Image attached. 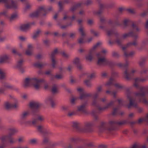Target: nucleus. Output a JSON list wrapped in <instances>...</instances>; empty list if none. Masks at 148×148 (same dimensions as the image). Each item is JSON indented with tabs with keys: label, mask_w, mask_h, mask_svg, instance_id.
I'll return each instance as SVG.
<instances>
[{
	"label": "nucleus",
	"mask_w": 148,
	"mask_h": 148,
	"mask_svg": "<svg viewBox=\"0 0 148 148\" xmlns=\"http://www.w3.org/2000/svg\"><path fill=\"white\" fill-rule=\"evenodd\" d=\"M61 109L62 110H65L67 109V108L66 107L63 106L61 107Z\"/></svg>",
	"instance_id": "f704fd0d"
},
{
	"label": "nucleus",
	"mask_w": 148,
	"mask_h": 148,
	"mask_svg": "<svg viewBox=\"0 0 148 148\" xmlns=\"http://www.w3.org/2000/svg\"><path fill=\"white\" fill-rule=\"evenodd\" d=\"M75 16H73L71 17V20H74L75 19Z\"/></svg>",
	"instance_id": "13d9d810"
},
{
	"label": "nucleus",
	"mask_w": 148,
	"mask_h": 148,
	"mask_svg": "<svg viewBox=\"0 0 148 148\" xmlns=\"http://www.w3.org/2000/svg\"><path fill=\"white\" fill-rule=\"evenodd\" d=\"M4 106L6 108L8 109L12 107V105L9 102H7L5 103Z\"/></svg>",
	"instance_id": "2eb2a0df"
},
{
	"label": "nucleus",
	"mask_w": 148,
	"mask_h": 148,
	"mask_svg": "<svg viewBox=\"0 0 148 148\" xmlns=\"http://www.w3.org/2000/svg\"><path fill=\"white\" fill-rule=\"evenodd\" d=\"M43 9H44V8L43 7H40L39 8V10H38V11H36V12H34L31 15V16L32 17H34V16H37L38 15V14L39 13V11L40 10H42Z\"/></svg>",
	"instance_id": "9d476101"
},
{
	"label": "nucleus",
	"mask_w": 148,
	"mask_h": 148,
	"mask_svg": "<svg viewBox=\"0 0 148 148\" xmlns=\"http://www.w3.org/2000/svg\"><path fill=\"white\" fill-rule=\"evenodd\" d=\"M79 62V60L78 58H76L74 60V63L76 64H78Z\"/></svg>",
	"instance_id": "4be33fe9"
},
{
	"label": "nucleus",
	"mask_w": 148,
	"mask_h": 148,
	"mask_svg": "<svg viewBox=\"0 0 148 148\" xmlns=\"http://www.w3.org/2000/svg\"><path fill=\"white\" fill-rule=\"evenodd\" d=\"M28 115V113L27 112H24L22 113L20 116V119H23L26 117Z\"/></svg>",
	"instance_id": "f8f14e48"
},
{
	"label": "nucleus",
	"mask_w": 148,
	"mask_h": 148,
	"mask_svg": "<svg viewBox=\"0 0 148 148\" xmlns=\"http://www.w3.org/2000/svg\"><path fill=\"white\" fill-rule=\"evenodd\" d=\"M8 59H9V57L7 55H5L0 58V62H2L3 61H5L7 60Z\"/></svg>",
	"instance_id": "4468645a"
},
{
	"label": "nucleus",
	"mask_w": 148,
	"mask_h": 148,
	"mask_svg": "<svg viewBox=\"0 0 148 148\" xmlns=\"http://www.w3.org/2000/svg\"><path fill=\"white\" fill-rule=\"evenodd\" d=\"M79 32L80 34L81 37L78 40V42L79 44H82L84 42V38L85 34L84 32L83 28L80 27L79 29Z\"/></svg>",
	"instance_id": "7ed1b4c3"
},
{
	"label": "nucleus",
	"mask_w": 148,
	"mask_h": 148,
	"mask_svg": "<svg viewBox=\"0 0 148 148\" xmlns=\"http://www.w3.org/2000/svg\"><path fill=\"white\" fill-rule=\"evenodd\" d=\"M44 120V117L41 116H38L36 119L37 121H39L40 122H42Z\"/></svg>",
	"instance_id": "f3484780"
},
{
	"label": "nucleus",
	"mask_w": 148,
	"mask_h": 148,
	"mask_svg": "<svg viewBox=\"0 0 148 148\" xmlns=\"http://www.w3.org/2000/svg\"><path fill=\"white\" fill-rule=\"evenodd\" d=\"M117 55V53H113L112 56H115Z\"/></svg>",
	"instance_id": "3c124183"
},
{
	"label": "nucleus",
	"mask_w": 148,
	"mask_h": 148,
	"mask_svg": "<svg viewBox=\"0 0 148 148\" xmlns=\"http://www.w3.org/2000/svg\"><path fill=\"white\" fill-rule=\"evenodd\" d=\"M71 68L70 67V66H69L68 68V70L69 71H70L71 70Z\"/></svg>",
	"instance_id": "680f3d73"
},
{
	"label": "nucleus",
	"mask_w": 148,
	"mask_h": 148,
	"mask_svg": "<svg viewBox=\"0 0 148 148\" xmlns=\"http://www.w3.org/2000/svg\"><path fill=\"white\" fill-rule=\"evenodd\" d=\"M85 108V106L82 105L78 107V110L79 111H82Z\"/></svg>",
	"instance_id": "412c9836"
},
{
	"label": "nucleus",
	"mask_w": 148,
	"mask_h": 148,
	"mask_svg": "<svg viewBox=\"0 0 148 148\" xmlns=\"http://www.w3.org/2000/svg\"><path fill=\"white\" fill-rule=\"evenodd\" d=\"M42 82V80L36 78H27L25 79L24 82V86L25 87L28 86H33L36 89H37L40 87V83Z\"/></svg>",
	"instance_id": "f257e3e1"
},
{
	"label": "nucleus",
	"mask_w": 148,
	"mask_h": 148,
	"mask_svg": "<svg viewBox=\"0 0 148 148\" xmlns=\"http://www.w3.org/2000/svg\"><path fill=\"white\" fill-rule=\"evenodd\" d=\"M75 99L74 98H72L71 99V102L72 103V104H74L75 103Z\"/></svg>",
	"instance_id": "ea45409f"
},
{
	"label": "nucleus",
	"mask_w": 148,
	"mask_h": 148,
	"mask_svg": "<svg viewBox=\"0 0 148 148\" xmlns=\"http://www.w3.org/2000/svg\"><path fill=\"white\" fill-rule=\"evenodd\" d=\"M5 6L7 8H11L13 10L16 9L18 8V6L12 0L11 1V3H10V5L6 4L5 5Z\"/></svg>",
	"instance_id": "20e7f679"
},
{
	"label": "nucleus",
	"mask_w": 148,
	"mask_h": 148,
	"mask_svg": "<svg viewBox=\"0 0 148 148\" xmlns=\"http://www.w3.org/2000/svg\"><path fill=\"white\" fill-rule=\"evenodd\" d=\"M51 105L52 107H54L56 106L55 103L54 102L53 100L50 104Z\"/></svg>",
	"instance_id": "72a5a7b5"
},
{
	"label": "nucleus",
	"mask_w": 148,
	"mask_h": 148,
	"mask_svg": "<svg viewBox=\"0 0 148 148\" xmlns=\"http://www.w3.org/2000/svg\"><path fill=\"white\" fill-rule=\"evenodd\" d=\"M85 84L88 86H89L90 85V83L89 81L86 80L85 81Z\"/></svg>",
	"instance_id": "bb28decb"
},
{
	"label": "nucleus",
	"mask_w": 148,
	"mask_h": 148,
	"mask_svg": "<svg viewBox=\"0 0 148 148\" xmlns=\"http://www.w3.org/2000/svg\"><path fill=\"white\" fill-rule=\"evenodd\" d=\"M93 23V21L92 20H90L88 21V23L89 25H91Z\"/></svg>",
	"instance_id": "c9c22d12"
},
{
	"label": "nucleus",
	"mask_w": 148,
	"mask_h": 148,
	"mask_svg": "<svg viewBox=\"0 0 148 148\" xmlns=\"http://www.w3.org/2000/svg\"><path fill=\"white\" fill-rule=\"evenodd\" d=\"M144 95H145L144 93H140V94H139V95L137 94V95H140V96H142Z\"/></svg>",
	"instance_id": "09e8293b"
},
{
	"label": "nucleus",
	"mask_w": 148,
	"mask_h": 148,
	"mask_svg": "<svg viewBox=\"0 0 148 148\" xmlns=\"http://www.w3.org/2000/svg\"><path fill=\"white\" fill-rule=\"evenodd\" d=\"M52 62L53 63L52 66L53 67H54L55 66L54 64L56 62V61L54 58L52 59Z\"/></svg>",
	"instance_id": "e433bc0d"
},
{
	"label": "nucleus",
	"mask_w": 148,
	"mask_h": 148,
	"mask_svg": "<svg viewBox=\"0 0 148 148\" xmlns=\"http://www.w3.org/2000/svg\"><path fill=\"white\" fill-rule=\"evenodd\" d=\"M82 22V21L81 20H79L78 21V22L80 24Z\"/></svg>",
	"instance_id": "052dcab7"
},
{
	"label": "nucleus",
	"mask_w": 148,
	"mask_h": 148,
	"mask_svg": "<svg viewBox=\"0 0 148 148\" xmlns=\"http://www.w3.org/2000/svg\"><path fill=\"white\" fill-rule=\"evenodd\" d=\"M36 66L38 67H41V65L39 64H35Z\"/></svg>",
	"instance_id": "49530a36"
},
{
	"label": "nucleus",
	"mask_w": 148,
	"mask_h": 148,
	"mask_svg": "<svg viewBox=\"0 0 148 148\" xmlns=\"http://www.w3.org/2000/svg\"><path fill=\"white\" fill-rule=\"evenodd\" d=\"M29 27V25L28 24L22 25L20 27L21 30L24 31L28 29Z\"/></svg>",
	"instance_id": "0eeeda50"
},
{
	"label": "nucleus",
	"mask_w": 148,
	"mask_h": 148,
	"mask_svg": "<svg viewBox=\"0 0 148 148\" xmlns=\"http://www.w3.org/2000/svg\"><path fill=\"white\" fill-rule=\"evenodd\" d=\"M77 90L79 92V93H83V89L81 88H78L77 89Z\"/></svg>",
	"instance_id": "473e14b6"
},
{
	"label": "nucleus",
	"mask_w": 148,
	"mask_h": 148,
	"mask_svg": "<svg viewBox=\"0 0 148 148\" xmlns=\"http://www.w3.org/2000/svg\"><path fill=\"white\" fill-rule=\"evenodd\" d=\"M92 125V123L90 122H87L85 124V126L86 127H89Z\"/></svg>",
	"instance_id": "b1692460"
},
{
	"label": "nucleus",
	"mask_w": 148,
	"mask_h": 148,
	"mask_svg": "<svg viewBox=\"0 0 148 148\" xmlns=\"http://www.w3.org/2000/svg\"><path fill=\"white\" fill-rule=\"evenodd\" d=\"M33 48L31 44H29L28 45V49L26 51V54L27 55H30L33 53Z\"/></svg>",
	"instance_id": "39448f33"
},
{
	"label": "nucleus",
	"mask_w": 148,
	"mask_h": 148,
	"mask_svg": "<svg viewBox=\"0 0 148 148\" xmlns=\"http://www.w3.org/2000/svg\"><path fill=\"white\" fill-rule=\"evenodd\" d=\"M53 100V97H48L45 100V103L48 104H50Z\"/></svg>",
	"instance_id": "6e6552de"
},
{
	"label": "nucleus",
	"mask_w": 148,
	"mask_h": 148,
	"mask_svg": "<svg viewBox=\"0 0 148 148\" xmlns=\"http://www.w3.org/2000/svg\"><path fill=\"white\" fill-rule=\"evenodd\" d=\"M30 142L34 144L36 142V140L35 139H34L30 140Z\"/></svg>",
	"instance_id": "7c9ffc66"
},
{
	"label": "nucleus",
	"mask_w": 148,
	"mask_h": 148,
	"mask_svg": "<svg viewBox=\"0 0 148 148\" xmlns=\"http://www.w3.org/2000/svg\"><path fill=\"white\" fill-rule=\"evenodd\" d=\"M135 81L136 82L138 81H140V80L138 79H136L135 80Z\"/></svg>",
	"instance_id": "8fccbe9b"
},
{
	"label": "nucleus",
	"mask_w": 148,
	"mask_h": 148,
	"mask_svg": "<svg viewBox=\"0 0 148 148\" xmlns=\"http://www.w3.org/2000/svg\"><path fill=\"white\" fill-rule=\"evenodd\" d=\"M12 87L11 86H6L3 88H0V94H5V91L7 88L12 89Z\"/></svg>",
	"instance_id": "423d86ee"
},
{
	"label": "nucleus",
	"mask_w": 148,
	"mask_h": 148,
	"mask_svg": "<svg viewBox=\"0 0 148 148\" xmlns=\"http://www.w3.org/2000/svg\"><path fill=\"white\" fill-rule=\"evenodd\" d=\"M8 137L7 136H3L0 138V139L2 142H3L6 140Z\"/></svg>",
	"instance_id": "5701e85b"
},
{
	"label": "nucleus",
	"mask_w": 148,
	"mask_h": 148,
	"mask_svg": "<svg viewBox=\"0 0 148 148\" xmlns=\"http://www.w3.org/2000/svg\"><path fill=\"white\" fill-rule=\"evenodd\" d=\"M145 27L146 28H147L148 27V21L146 22V25H145Z\"/></svg>",
	"instance_id": "de8ad7c7"
},
{
	"label": "nucleus",
	"mask_w": 148,
	"mask_h": 148,
	"mask_svg": "<svg viewBox=\"0 0 148 148\" xmlns=\"http://www.w3.org/2000/svg\"><path fill=\"white\" fill-rule=\"evenodd\" d=\"M101 90V87H99L97 89V91H100Z\"/></svg>",
	"instance_id": "603ef678"
},
{
	"label": "nucleus",
	"mask_w": 148,
	"mask_h": 148,
	"mask_svg": "<svg viewBox=\"0 0 148 148\" xmlns=\"http://www.w3.org/2000/svg\"><path fill=\"white\" fill-rule=\"evenodd\" d=\"M56 77L57 79H60L62 77L60 75H56L55 76Z\"/></svg>",
	"instance_id": "4c0bfd02"
},
{
	"label": "nucleus",
	"mask_w": 148,
	"mask_h": 148,
	"mask_svg": "<svg viewBox=\"0 0 148 148\" xmlns=\"http://www.w3.org/2000/svg\"><path fill=\"white\" fill-rule=\"evenodd\" d=\"M5 77V74L2 70L0 69V79H3Z\"/></svg>",
	"instance_id": "6ab92c4d"
},
{
	"label": "nucleus",
	"mask_w": 148,
	"mask_h": 148,
	"mask_svg": "<svg viewBox=\"0 0 148 148\" xmlns=\"http://www.w3.org/2000/svg\"><path fill=\"white\" fill-rule=\"evenodd\" d=\"M52 92L53 93H55L57 92V90L56 87L54 86L52 89Z\"/></svg>",
	"instance_id": "a878e982"
},
{
	"label": "nucleus",
	"mask_w": 148,
	"mask_h": 148,
	"mask_svg": "<svg viewBox=\"0 0 148 148\" xmlns=\"http://www.w3.org/2000/svg\"><path fill=\"white\" fill-rule=\"evenodd\" d=\"M134 104V102L133 101H132L131 99L130 100V103L129 104V105L128 106V107L129 108H130V107L132 106H134V105L133 104Z\"/></svg>",
	"instance_id": "393cba45"
},
{
	"label": "nucleus",
	"mask_w": 148,
	"mask_h": 148,
	"mask_svg": "<svg viewBox=\"0 0 148 148\" xmlns=\"http://www.w3.org/2000/svg\"><path fill=\"white\" fill-rule=\"evenodd\" d=\"M57 14H56L54 15L53 17V18L54 19H56L57 18Z\"/></svg>",
	"instance_id": "5fc2aeb1"
},
{
	"label": "nucleus",
	"mask_w": 148,
	"mask_h": 148,
	"mask_svg": "<svg viewBox=\"0 0 148 148\" xmlns=\"http://www.w3.org/2000/svg\"><path fill=\"white\" fill-rule=\"evenodd\" d=\"M18 17V15L17 13L13 14L10 16L9 18V19L10 21H12L16 18H17Z\"/></svg>",
	"instance_id": "9b49d317"
},
{
	"label": "nucleus",
	"mask_w": 148,
	"mask_h": 148,
	"mask_svg": "<svg viewBox=\"0 0 148 148\" xmlns=\"http://www.w3.org/2000/svg\"><path fill=\"white\" fill-rule=\"evenodd\" d=\"M106 75V74L105 73H103L102 74V76H105Z\"/></svg>",
	"instance_id": "69168bd1"
},
{
	"label": "nucleus",
	"mask_w": 148,
	"mask_h": 148,
	"mask_svg": "<svg viewBox=\"0 0 148 148\" xmlns=\"http://www.w3.org/2000/svg\"><path fill=\"white\" fill-rule=\"evenodd\" d=\"M5 147L4 145L1 146V145L0 144V148H3Z\"/></svg>",
	"instance_id": "4d7b16f0"
},
{
	"label": "nucleus",
	"mask_w": 148,
	"mask_h": 148,
	"mask_svg": "<svg viewBox=\"0 0 148 148\" xmlns=\"http://www.w3.org/2000/svg\"><path fill=\"white\" fill-rule=\"evenodd\" d=\"M143 102L145 103H148V102H147L145 99H143Z\"/></svg>",
	"instance_id": "a18cd8bd"
},
{
	"label": "nucleus",
	"mask_w": 148,
	"mask_h": 148,
	"mask_svg": "<svg viewBox=\"0 0 148 148\" xmlns=\"http://www.w3.org/2000/svg\"><path fill=\"white\" fill-rule=\"evenodd\" d=\"M40 33V31L39 30L37 31L33 36V38L35 39L36 37H37Z\"/></svg>",
	"instance_id": "a211bd4d"
},
{
	"label": "nucleus",
	"mask_w": 148,
	"mask_h": 148,
	"mask_svg": "<svg viewBox=\"0 0 148 148\" xmlns=\"http://www.w3.org/2000/svg\"><path fill=\"white\" fill-rule=\"evenodd\" d=\"M30 106L32 107L36 108L38 107V105L36 102L32 103L30 104Z\"/></svg>",
	"instance_id": "dca6fc26"
},
{
	"label": "nucleus",
	"mask_w": 148,
	"mask_h": 148,
	"mask_svg": "<svg viewBox=\"0 0 148 148\" xmlns=\"http://www.w3.org/2000/svg\"><path fill=\"white\" fill-rule=\"evenodd\" d=\"M12 52L13 53H16V51L15 50V49H13L12 51Z\"/></svg>",
	"instance_id": "e2e57ef3"
},
{
	"label": "nucleus",
	"mask_w": 148,
	"mask_h": 148,
	"mask_svg": "<svg viewBox=\"0 0 148 148\" xmlns=\"http://www.w3.org/2000/svg\"><path fill=\"white\" fill-rule=\"evenodd\" d=\"M92 38H88L86 41V42L88 43L90 42L92 40Z\"/></svg>",
	"instance_id": "58836bf2"
},
{
	"label": "nucleus",
	"mask_w": 148,
	"mask_h": 148,
	"mask_svg": "<svg viewBox=\"0 0 148 148\" xmlns=\"http://www.w3.org/2000/svg\"><path fill=\"white\" fill-rule=\"evenodd\" d=\"M58 4H59V6H60V7H61V3L60 2H59Z\"/></svg>",
	"instance_id": "774afa93"
},
{
	"label": "nucleus",
	"mask_w": 148,
	"mask_h": 148,
	"mask_svg": "<svg viewBox=\"0 0 148 148\" xmlns=\"http://www.w3.org/2000/svg\"><path fill=\"white\" fill-rule=\"evenodd\" d=\"M133 115V114L132 113L130 114L129 115V116L130 117L132 116Z\"/></svg>",
	"instance_id": "0e129e2a"
},
{
	"label": "nucleus",
	"mask_w": 148,
	"mask_h": 148,
	"mask_svg": "<svg viewBox=\"0 0 148 148\" xmlns=\"http://www.w3.org/2000/svg\"><path fill=\"white\" fill-rule=\"evenodd\" d=\"M146 147V146L145 145H143L142 147V148H145Z\"/></svg>",
	"instance_id": "338daca9"
},
{
	"label": "nucleus",
	"mask_w": 148,
	"mask_h": 148,
	"mask_svg": "<svg viewBox=\"0 0 148 148\" xmlns=\"http://www.w3.org/2000/svg\"><path fill=\"white\" fill-rule=\"evenodd\" d=\"M101 44V43L100 42H98L96 45H95L89 51V54L85 56V59L86 60L90 61L92 60V57L91 54L94 53V50L95 49Z\"/></svg>",
	"instance_id": "f03ea898"
},
{
	"label": "nucleus",
	"mask_w": 148,
	"mask_h": 148,
	"mask_svg": "<svg viewBox=\"0 0 148 148\" xmlns=\"http://www.w3.org/2000/svg\"><path fill=\"white\" fill-rule=\"evenodd\" d=\"M57 52V49H56L54 51V53H56Z\"/></svg>",
	"instance_id": "6e6d98bb"
},
{
	"label": "nucleus",
	"mask_w": 148,
	"mask_h": 148,
	"mask_svg": "<svg viewBox=\"0 0 148 148\" xmlns=\"http://www.w3.org/2000/svg\"><path fill=\"white\" fill-rule=\"evenodd\" d=\"M138 146L136 144H134L131 147V148H138Z\"/></svg>",
	"instance_id": "a19ab883"
},
{
	"label": "nucleus",
	"mask_w": 148,
	"mask_h": 148,
	"mask_svg": "<svg viewBox=\"0 0 148 148\" xmlns=\"http://www.w3.org/2000/svg\"><path fill=\"white\" fill-rule=\"evenodd\" d=\"M106 61V60L104 58L99 59L97 62V64L98 65L101 66Z\"/></svg>",
	"instance_id": "1a4fd4ad"
},
{
	"label": "nucleus",
	"mask_w": 148,
	"mask_h": 148,
	"mask_svg": "<svg viewBox=\"0 0 148 148\" xmlns=\"http://www.w3.org/2000/svg\"><path fill=\"white\" fill-rule=\"evenodd\" d=\"M129 35V34H125L124 35H123V38H125L126 37L128 36Z\"/></svg>",
	"instance_id": "37998d69"
},
{
	"label": "nucleus",
	"mask_w": 148,
	"mask_h": 148,
	"mask_svg": "<svg viewBox=\"0 0 148 148\" xmlns=\"http://www.w3.org/2000/svg\"><path fill=\"white\" fill-rule=\"evenodd\" d=\"M107 52V51L105 49H104L100 53H97L96 54V56L98 57L100 56H103L104 54Z\"/></svg>",
	"instance_id": "ddd939ff"
},
{
	"label": "nucleus",
	"mask_w": 148,
	"mask_h": 148,
	"mask_svg": "<svg viewBox=\"0 0 148 148\" xmlns=\"http://www.w3.org/2000/svg\"><path fill=\"white\" fill-rule=\"evenodd\" d=\"M22 98L24 99H25L27 98V96L26 95H24L23 96Z\"/></svg>",
	"instance_id": "c03bdc74"
},
{
	"label": "nucleus",
	"mask_w": 148,
	"mask_h": 148,
	"mask_svg": "<svg viewBox=\"0 0 148 148\" xmlns=\"http://www.w3.org/2000/svg\"><path fill=\"white\" fill-rule=\"evenodd\" d=\"M19 39L21 41H23L25 40L26 38L23 36H21L19 37Z\"/></svg>",
	"instance_id": "cd10ccee"
},
{
	"label": "nucleus",
	"mask_w": 148,
	"mask_h": 148,
	"mask_svg": "<svg viewBox=\"0 0 148 148\" xmlns=\"http://www.w3.org/2000/svg\"><path fill=\"white\" fill-rule=\"evenodd\" d=\"M18 105L17 103H16L14 105H12V107L14 108H17L18 107Z\"/></svg>",
	"instance_id": "2f4dec72"
},
{
	"label": "nucleus",
	"mask_w": 148,
	"mask_h": 148,
	"mask_svg": "<svg viewBox=\"0 0 148 148\" xmlns=\"http://www.w3.org/2000/svg\"><path fill=\"white\" fill-rule=\"evenodd\" d=\"M23 62V61L22 60H21L18 61L17 63V66L19 67L22 65Z\"/></svg>",
	"instance_id": "aec40b11"
},
{
	"label": "nucleus",
	"mask_w": 148,
	"mask_h": 148,
	"mask_svg": "<svg viewBox=\"0 0 148 148\" xmlns=\"http://www.w3.org/2000/svg\"><path fill=\"white\" fill-rule=\"evenodd\" d=\"M95 76V74L94 73H92L88 76V78L89 79H91Z\"/></svg>",
	"instance_id": "c85d7f7f"
},
{
	"label": "nucleus",
	"mask_w": 148,
	"mask_h": 148,
	"mask_svg": "<svg viewBox=\"0 0 148 148\" xmlns=\"http://www.w3.org/2000/svg\"><path fill=\"white\" fill-rule=\"evenodd\" d=\"M79 14H82L84 13V12L82 11H81L79 12Z\"/></svg>",
	"instance_id": "bf43d9fd"
},
{
	"label": "nucleus",
	"mask_w": 148,
	"mask_h": 148,
	"mask_svg": "<svg viewBox=\"0 0 148 148\" xmlns=\"http://www.w3.org/2000/svg\"><path fill=\"white\" fill-rule=\"evenodd\" d=\"M44 88L45 89H47L48 88V86L47 85H45L44 86Z\"/></svg>",
	"instance_id": "864d4df0"
},
{
	"label": "nucleus",
	"mask_w": 148,
	"mask_h": 148,
	"mask_svg": "<svg viewBox=\"0 0 148 148\" xmlns=\"http://www.w3.org/2000/svg\"><path fill=\"white\" fill-rule=\"evenodd\" d=\"M31 5H29V4H28L26 6V8L27 9H28V8H30L31 7Z\"/></svg>",
	"instance_id": "79ce46f5"
},
{
	"label": "nucleus",
	"mask_w": 148,
	"mask_h": 148,
	"mask_svg": "<svg viewBox=\"0 0 148 148\" xmlns=\"http://www.w3.org/2000/svg\"><path fill=\"white\" fill-rule=\"evenodd\" d=\"M42 126H40V125L38 126L37 127V130L38 131H39L40 132L41 131V130H42Z\"/></svg>",
	"instance_id": "c756f323"
}]
</instances>
